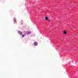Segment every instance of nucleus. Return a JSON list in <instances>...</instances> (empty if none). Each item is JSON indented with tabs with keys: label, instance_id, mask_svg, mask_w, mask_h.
Returning a JSON list of instances; mask_svg holds the SVG:
<instances>
[{
	"label": "nucleus",
	"instance_id": "1",
	"mask_svg": "<svg viewBox=\"0 0 78 78\" xmlns=\"http://www.w3.org/2000/svg\"><path fill=\"white\" fill-rule=\"evenodd\" d=\"M20 34L22 36V37H24V36H25V35H24L22 34V32H20Z\"/></svg>",
	"mask_w": 78,
	"mask_h": 78
},
{
	"label": "nucleus",
	"instance_id": "2",
	"mask_svg": "<svg viewBox=\"0 0 78 78\" xmlns=\"http://www.w3.org/2000/svg\"><path fill=\"white\" fill-rule=\"evenodd\" d=\"M45 19L46 20H49V18H48V17L47 16L45 17Z\"/></svg>",
	"mask_w": 78,
	"mask_h": 78
},
{
	"label": "nucleus",
	"instance_id": "3",
	"mask_svg": "<svg viewBox=\"0 0 78 78\" xmlns=\"http://www.w3.org/2000/svg\"><path fill=\"white\" fill-rule=\"evenodd\" d=\"M34 45L35 46H37V42H34Z\"/></svg>",
	"mask_w": 78,
	"mask_h": 78
},
{
	"label": "nucleus",
	"instance_id": "4",
	"mask_svg": "<svg viewBox=\"0 0 78 78\" xmlns=\"http://www.w3.org/2000/svg\"><path fill=\"white\" fill-rule=\"evenodd\" d=\"M63 33L64 34H67V32L66 31H63Z\"/></svg>",
	"mask_w": 78,
	"mask_h": 78
},
{
	"label": "nucleus",
	"instance_id": "5",
	"mask_svg": "<svg viewBox=\"0 0 78 78\" xmlns=\"http://www.w3.org/2000/svg\"><path fill=\"white\" fill-rule=\"evenodd\" d=\"M21 25H23V21H21Z\"/></svg>",
	"mask_w": 78,
	"mask_h": 78
},
{
	"label": "nucleus",
	"instance_id": "6",
	"mask_svg": "<svg viewBox=\"0 0 78 78\" xmlns=\"http://www.w3.org/2000/svg\"><path fill=\"white\" fill-rule=\"evenodd\" d=\"M14 22H15V23H16V19H15V18H14Z\"/></svg>",
	"mask_w": 78,
	"mask_h": 78
},
{
	"label": "nucleus",
	"instance_id": "7",
	"mask_svg": "<svg viewBox=\"0 0 78 78\" xmlns=\"http://www.w3.org/2000/svg\"><path fill=\"white\" fill-rule=\"evenodd\" d=\"M30 33H31V32H29L28 33V34H30Z\"/></svg>",
	"mask_w": 78,
	"mask_h": 78
},
{
	"label": "nucleus",
	"instance_id": "8",
	"mask_svg": "<svg viewBox=\"0 0 78 78\" xmlns=\"http://www.w3.org/2000/svg\"><path fill=\"white\" fill-rule=\"evenodd\" d=\"M48 22H50V20H48Z\"/></svg>",
	"mask_w": 78,
	"mask_h": 78
},
{
	"label": "nucleus",
	"instance_id": "9",
	"mask_svg": "<svg viewBox=\"0 0 78 78\" xmlns=\"http://www.w3.org/2000/svg\"><path fill=\"white\" fill-rule=\"evenodd\" d=\"M19 33L20 34V31H19Z\"/></svg>",
	"mask_w": 78,
	"mask_h": 78
}]
</instances>
